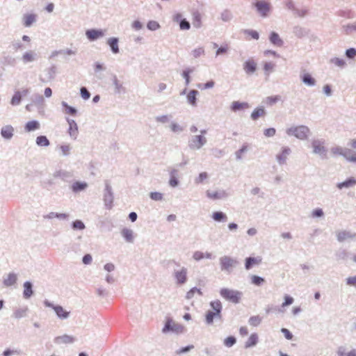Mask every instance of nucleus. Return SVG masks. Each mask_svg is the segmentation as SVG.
<instances>
[{"mask_svg":"<svg viewBox=\"0 0 356 356\" xmlns=\"http://www.w3.org/2000/svg\"><path fill=\"white\" fill-rule=\"evenodd\" d=\"M210 306L213 309L212 312H214L216 314L222 316V306L221 302L219 300L211 301L210 302Z\"/></svg>","mask_w":356,"mask_h":356,"instance_id":"obj_45","label":"nucleus"},{"mask_svg":"<svg viewBox=\"0 0 356 356\" xmlns=\"http://www.w3.org/2000/svg\"><path fill=\"white\" fill-rule=\"evenodd\" d=\"M337 353L338 356H356V349L353 348L349 352L346 353L345 348L343 346H340L339 347Z\"/></svg>","mask_w":356,"mask_h":356,"instance_id":"obj_51","label":"nucleus"},{"mask_svg":"<svg viewBox=\"0 0 356 356\" xmlns=\"http://www.w3.org/2000/svg\"><path fill=\"white\" fill-rule=\"evenodd\" d=\"M312 147L314 149V152L315 154H318L322 156V158L326 157L327 149L323 145V143H321L318 140H314L312 142Z\"/></svg>","mask_w":356,"mask_h":356,"instance_id":"obj_16","label":"nucleus"},{"mask_svg":"<svg viewBox=\"0 0 356 356\" xmlns=\"http://www.w3.org/2000/svg\"><path fill=\"white\" fill-rule=\"evenodd\" d=\"M266 112L263 106L257 107L251 113V118L252 120H257L260 117H264Z\"/></svg>","mask_w":356,"mask_h":356,"instance_id":"obj_36","label":"nucleus"},{"mask_svg":"<svg viewBox=\"0 0 356 356\" xmlns=\"http://www.w3.org/2000/svg\"><path fill=\"white\" fill-rule=\"evenodd\" d=\"M179 171L177 169H172L170 172L169 184L172 187H176L179 185V181L177 179Z\"/></svg>","mask_w":356,"mask_h":356,"instance_id":"obj_31","label":"nucleus"},{"mask_svg":"<svg viewBox=\"0 0 356 356\" xmlns=\"http://www.w3.org/2000/svg\"><path fill=\"white\" fill-rule=\"evenodd\" d=\"M37 20V15L35 13L24 14L22 17V24L25 27H30Z\"/></svg>","mask_w":356,"mask_h":356,"instance_id":"obj_21","label":"nucleus"},{"mask_svg":"<svg viewBox=\"0 0 356 356\" xmlns=\"http://www.w3.org/2000/svg\"><path fill=\"white\" fill-rule=\"evenodd\" d=\"M286 132L289 136H294L296 138L304 140L308 138L310 129L305 125H299L287 129Z\"/></svg>","mask_w":356,"mask_h":356,"instance_id":"obj_2","label":"nucleus"},{"mask_svg":"<svg viewBox=\"0 0 356 356\" xmlns=\"http://www.w3.org/2000/svg\"><path fill=\"white\" fill-rule=\"evenodd\" d=\"M33 104L38 107L39 111L43 110L44 107V99L42 95L34 94L31 97Z\"/></svg>","mask_w":356,"mask_h":356,"instance_id":"obj_23","label":"nucleus"},{"mask_svg":"<svg viewBox=\"0 0 356 356\" xmlns=\"http://www.w3.org/2000/svg\"><path fill=\"white\" fill-rule=\"evenodd\" d=\"M184 330L182 325L175 323L171 317H167L162 332L166 334L171 332L175 334H181Z\"/></svg>","mask_w":356,"mask_h":356,"instance_id":"obj_4","label":"nucleus"},{"mask_svg":"<svg viewBox=\"0 0 356 356\" xmlns=\"http://www.w3.org/2000/svg\"><path fill=\"white\" fill-rule=\"evenodd\" d=\"M61 105L65 113L69 114L72 116H76L78 111L76 108L67 104V102L63 101Z\"/></svg>","mask_w":356,"mask_h":356,"instance_id":"obj_41","label":"nucleus"},{"mask_svg":"<svg viewBox=\"0 0 356 356\" xmlns=\"http://www.w3.org/2000/svg\"><path fill=\"white\" fill-rule=\"evenodd\" d=\"M261 262V259L258 257H248L245 260V268L251 269L254 265H258Z\"/></svg>","mask_w":356,"mask_h":356,"instance_id":"obj_27","label":"nucleus"},{"mask_svg":"<svg viewBox=\"0 0 356 356\" xmlns=\"http://www.w3.org/2000/svg\"><path fill=\"white\" fill-rule=\"evenodd\" d=\"M254 6L257 13L263 17H267L270 11V4L265 1L257 0L254 3Z\"/></svg>","mask_w":356,"mask_h":356,"instance_id":"obj_9","label":"nucleus"},{"mask_svg":"<svg viewBox=\"0 0 356 356\" xmlns=\"http://www.w3.org/2000/svg\"><path fill=\"white\" fill-rule=\"evenodd\" d=\"M106 30L90 29L86 31V35L90 42L95 41L105 35Z\"/></svg>","mask_w":356,"mask_h":356,"instance_id":"obj_10","label":"nucleus"},{"mask_svg":"<svg viewBox=\"0 0 356 356\" xmlns=\"http://www.w3.org/2000/svg\"><path fill=\"white\" fill-rule=\"evenodd\" d=\"M24 286V291H23V297L25 299L30 298L34 293V291L33 290V284L29 282L26 281L23 284Z\"/></svg>","mask_w":356,"mask_h":356,"instance_id":"obj_28","label":"nucleus"},{"mask_svg":"<svg viewBox=\"0 0 356 356\" xmlns=\"http://www.w3.org/2000/svg\"><path fill=\"white\" fill-rule=\"evenodd\" d=\"M88 187V184L85 181H76L71 186L72 191L76 193L86 190Z\"/></svg>","mask_w":356,"mask_h":356,"instance_id":"obj_32","label":"nucleus"},{"mask_svg":"<svg viewBox=\"0 0 356 356\" xmlns=\"http://www.w3.org/2000/svg\"><path fill=\"white\" fill-rule=\"evenodd\" d=\"M214 318H217L219 320H222V316H220L219 314H216L214 312L208 311L205 316V321L208 325H212L213 323Z\"/></svg>","mask_w":356,"mask_h":356,"instance_id":"obj_39","label":"nucleus"},{"mask_svg":"<svg viewBox=\"0 0 356 356\" xmlns=\"http://www.w3.org/2000/svg\"><path fill=\"white\" fill-rule=\"evenodd\" d=\"M35 143L40 147H47L50 145V142L46 136H38Z\"/></svg>","mask_w":356,"mask_h":356,"instance_id":"obj_52","label":"nucleus"},{"mask_svg":"<svg viewBox=\"0 0 356 356\" xmlns=\"http://www.w3.org/2000/svg\"><path fill=\"white\" fill-rule=\"evenodd\" d=\"M17 58L13 56L8 54L6 52H3L1 56V63L3 66L15 67L17 65Z\"/></svg>","mask_w":356,"mask_h":356,"instance_id":"obj_12","label":"nucleus"},{"mask_svg":"<svg viewBox=\"0 0 356 356\" xmlns=\"http://www.w3.org/2000/svg\"><path fill=\"white\" fill-rule=\"evenodd\" d=\"M337 15L340 17H346L348 19L354 18L355 14L351 10H340L338 11Z\"/></svg>","mask_w":356,"mask_h":356,"instance_id":"obj_53","label":"nucleus"},{"mask_svg":"<svg viewBox=\"0 0 356 356\" xmlns=\"http://www.w3.org/2000/svg\"><path fill=\"white\" fill-rule=\"evenodd\" d=\"M250 107L248 102H240L238 101L233 102L230 108L232 111L236 112L240 110L248 108Z\"/></svg>","mask_w":356,"mask_h":356,"instance_id":"obj_34","label":"nucleus"},{"mask_svg":"<svg viewBox=\"0 0 356 356\" xmlns=\"http://www.w3.org/2000/svg\"><path fill=\"white\" fill-rule=\"evenodd\" d=\"M112 83L115 87L114 92L115 94H121L126 92V88L123 86L122 82H120L115 74L112 75Z\"/></svg>","mask_w":356,"mask_h":356,"instance_id":"obj_20","label":"nucleus"},{"mask_svg":"<svg viewBox=\"0 0 356 356\" xmlns=\"http://www.w3.org/2000/svg\"><path fill=\"white\" fill-rule=\"evenodd\" d=\"M214 318H217L219 320H222V316H220L219 314H216L214 312L208 311L205 316V321L208 325H212L213 323Z\"/></svg>","mask_w":356,"mask_h":356,"instance_id":"obj_38","label":"nucleus"},{"mask_svg":"<svg viewBox=\"0 0 356 356\" xmlns=\"http://www.w3.org/2000/svg\"><path fill=\"white\" fill-rule=\"evenodd\" d=\"M193 25L196 29L202 26V17L197 10L193 13Z\"/></svg>","mask_w":356,"mask_h":356,"instance_id":"obj_46","label":"nucleus"},{"mask_svg":"<svg viewBox=\"0 0 356 356\" xmlns=\"http://www.w3.org/2000/svg\"><path fill=\"white\" fill-rule=\"evenodd\" d=\"M275 63L273 62H266L264 65V70L265 74L268 76L270 73L274 70Z\"/></svg>","mask_w":356,"mask_h":356,"instance_id":"obj_61","label":"nucleus"},{"mask_svg":"<svg viewBox=\"0 0 356 356\" xmlns=\"http://www.w3.org/2000/svg\"><path fill=\"white\" fill-rule=\"evenodd\" d=\"M66 121L69 124V129L67 131L69 135L74 139H76L79 134L78 125L76 122L74 120L69 118H66Z\"/></svg>","mask_w":356,"mask_h":356,"instance_id":"obj_17","label":"nucleus"},{"mask_svg":"<svg viewBox=\"0 0 356 356\" xmlns=\"http://www.w3.org/2000/svg\"><path fill=\"white\" fill-rule=\"evenodd\" d=\"M220 270L229 274L236 268L240 261L230 256L225 255L219 259Z\"/></svg>","mask_w":356,"mask_h":356,"instance_id":"obj_1","label":"nucleus"},{"mask_svg":"<svg viewBox=\"0 0 356 356\" xmlns=\"http://www.w3.org/2000/svg\"><path fill=\"white\" fill-rule=\"evenodd\" d=\"M195 293H197L201 296L203 295L201 289L195 286V287H193L192 289H191L186 293V298L188 300L193 298L194 295L195 294Z\"/></svg>","mask_w":356,"mask_h":356,"instance_id":"obj_57","label":"nucleus"},{"mask_svg":"<svg viewBox=\"0 0 356 356\" xmlns=\"http://www.w3.org/2000/svg\"><path fill=\"white\" fill-rule=\"evenodd\" d=\"M356 185V179L353 177H349L346 179L344 181L338 183L337 187L339 189H342L343 188H350Z\"/></svg>","mask_w":356,"mask_h":356,"instance_id":"obj_30","label":"nucleus"},{"mask_svg":"<svg viewBox=\"0 0 356 356\" xmlns=\"http://www.w3.org/2000/svg\"><path fill=\"white\" fill-rule=\"evenodd\" d=\"M173 19L179 23L181 30H188L191 28L190 22L185 18H183L181 13H177L174 15Z\"/></svg>","mask_w":356,"mask_h":356,"instance_id":"obj_13","label":"nucleus"},{"mask_svg":"<svg viewBox=\"0 0 356 356\" xmlns=\"http://www.w3.org/2000/svg\"><path fill=\"white\" fill-rule=\"evenodd\" d=\"M1 135L6 140H10L14 135V128L11 125L3 126L1 129Z\"/></svg>","mask_w":356,"mask_h":356,"instance_id":"obj_25","label":"nucleus"},{"mask_svg":"<svg viewBox=\"0 0 356 356\" xmlns=\"http://www.w3.org/2000/svg\"><path fill=\"white\" fill-rule=\"evenodd\" d=\"M207 196L209 198L212 199V200H219V199H222V198L227 197V194H226L225 191H219V192L218 191L212 192L210 191H207Z\"/></svg>","mask_w":356,"mask_h":356,"instance_id":"obj_37","label":"nucleus"},{"mask_svg":"<svg viewBox=\"0 0 356 356\" xmlns=\"http://www.w3.org/2000/svg\"><path fill=\"white\" fill-rule=\"evenodd\" d=\"M301 81L308 86H314L316 85V79L309 73H305L300 76Z\"/></svg>","mask_w":356,"mask_h":356,"instance_id":"obj_35","label":"nucleus"},{"mask_svg":"<svg viewBox=\"0 0 356 356\" xmlns=\"http://www.w3.org/2000/svg\"><path fill=\"white\" fill-rule=\"evenodd\" d=\"M17 275L15 273H10L8 275L7 278H4L3 284L6 287L11 286L17 283Z\"/></svg>","mask_w":356,"mask_h":356,"instance_id":"obj_29","label":"nucleus"},{"mask_svg":"<svg viewBox=\"0 0 356 356\" xmlns=\"http://www.w3.org/2000/svg\"><path fill=\"white\" fill-rule=\"evenodd\" d=\"M193 68H187L182 72V76L185 79V84L186 86H188L191 82V76L190 74L193 72Z\"/></svg>","mask_w":356,"mask_h":356,"instance_id":"obj_56","label":"nucleus"},{"mask_svg":"<svg viewBox=\"0 0 356 356\" xmlns=\"http://www.w3.org/2000/svg\"><path fill=\"white\" fill-rule=\"evenodd\" d=\"M212 218L216 222H227V216L222 211H215L212 213Z\"/></svg>","mask_w":356,"mask_h":356,"instance_id":"obj_44","label":"nucleus"},{"mask_svg":"<svg viewBox=\"0 0 356 356\" xmlns=\"http://www.w3.org/2000/svg\"><path fill=\"white\" fill-rule=\"evenodd\" d=\"M220 295L226 300L238 304L241 300L243 293L237 290L222 288L220 290Z\"/></svg>","mask_w":356,"mask_h":356,"instance_id":"obj_3","label":"nucleus"},{"mask_svg":"<svg viewBox=\"0 0 356 356\" xmlns=\"http://www.w3.org/2000/svg\"><path fill=\"white\" fill-rule=\"evenodd\" d=\"M342 156L348 161L356 162V153L350 149L344 148Z\"/></svg>","mask_w":356,"mask_h":356,"instance_id":"obj_42","label":"nucleus"},{"mask_svg":"<svg viewBox=\"0 0 356 356\" xmlns=\"http://www.w3.org/2000/svg\"><path fill=\"white\" fill-rule=\"evenodd\" d=\"M291 153V150L289 147H283L282 152L277 154L276 159L281 165L286 164L288 156Z\"/></svg>","mask_w":356,"mask_h":356,"instance_id":"obj_14","label":"nucleus"},{"mask_svg":"<svg viewBox=\"0 0 356 356\" xmlns=\"http://www.w3.org/2000/svg\"><path fill=\"white\" fill-rule=\"evenodd\" d=\"M38 58L37 53L33 50H29L23 54L21 60L24 64H27L37 60Z\"/></svg>","mask_w":356,"mask_h":356,"instance_id":"obj_18","label":"nucleus"},{"mask_svg":"<svg viewBox=\"0 0 356 356\" xmlns=\"http://www.w3.org/2000/svg\"><path fill=\"white\" fill-rule=\"evenodd\" d=\"M207 142V138L202 135L193 136L188 140V147L191 149H200Z\"/></svg>","mask_w":356,"mask_h":356,"instance_id":"obj_6","label":"nucleus"},{"mask_svg":"<svg viewBox=\"0 0 356 356\" xmlns=\"http://www.w3.org/2000/svg\"><path fill=\"white\" fill-rule=\"evenodd\" d=\"M22 93L19 90H17L15 92L13 96L10 100V104L12 106H17L19 105L22 102Z\"/></svg>","mask_w":356,"mask_h":356,"instance_id":"obj_50","label":"nucleus"},{"mask_svg":"<svg viewBox=\"0 0 356 356\" xmlns=\"http://www.w3.org/2000/svg\"><path fill=\"white\" fill-rule=\"evenodd\" d=\"M257 69V65L253 58H249L243 63V70L248 75L253 74Z\"/></svg>","mask_w":356,"mask_h":356,"instance_id":"obj_11","label":"nucleus"},{"mask_svg":"<svg viewBox=\"0 0 356 356\" xmlns=\"http://www.w3.org/2000/svg\"><path fill=\"white\" fill-rule=\"evenodd\" d=\"M292 32L296 38L302 39L309 35L310 30L305 27L297 25L293 27Z\"/></svg>","mask_w":356,"mask_h":356,"instance_id":"obj_15","label":"nucleus"},{"mask_svg":"<svg viewBox=\"0 0 356 356\" xmlns=\"http://www.w3.org/2000/svg\"><path fill=\"white\" fill-rule=\"evenodd\" d=\"M236 343V339L234 336H229L225 339L224 345L227 348L232 347Z\"/></svg>","mask_w":356,"mask_h":356,"instance_id":"obj_62","label":"nucleus"},{"mask_svg":"<svg viewBox=\"0 0 356 356\" xmlns=\"http://www.w3.org/2000/svg\"><path fill=\"white\" fill-rule=\"evenodd\" d=\"M199 92L197 90H191L187 95V101L191 106H195L197 105V95Z\"/></svg>","mask_w":356,"mask_h":356,"instance_id":"obj_43","label":"nucleus"},{"mask_svg":"<svg viewBox=\"0 0 356 356\" xmlns=\"http://www.w3.org/2000/svg\"><path fill=\"white\" fill-rule=\"evenodd\" d=\"M121 234L127 242H129V243L133 242L134 232L131 229H128V228H123L121 232Z\"/></svg>","mask_w":356,"mask_h":356,"instance_id":"obj_48","label":"nucleus"},{"mask_svg":"<svg viewBox=\"0 0 356 356\" xmlns=\"http://www.w3.org/2000/svg\"><path fill=\"white\" fill-rule=\"evenodd\" d=\"M259 341V337L257 333H252L250 334V337L245 341L244 347L245 348H250L251 347L255 346Z\"/></svg>","mask_w":356,"mask_h":356,"instance_id":"obj_33","label":"nucleus"},{"mask_svg":"<svg viewBox=\"0 0 356 356\" xmlns=\"http://www.w3.org/2000/svg\"><path fill=\"white\" fill-rule=\"evenodd\" d=\"M40 127V122L37 120L29 121L24 126V129L27 132H31L39 129Z\"/></svg>","mask_w":356,"mask_h":356,"instance_id":"obj_40","label":"nucleus"},{"mask_svg":"<svg viewBox=\"0 0 356 356\" xmlns=\"http://www.w3.org/2000/svg\"><path fill=\"white\" fill-rule=\"evenodd\" d=\"M54 341L56 344H68L74 343L75 341V338L68 334H63L62 336L56 337L54 339Z\"/></svg>","mask_w":356,"mask_h":356,"instance_id":"obj_22","label":"nucleus"},{"mask_svg":"<svg viewBox=\"0 0 356 356\" xmlns=\"http://www.w3.org/2000/svg\"><path fill=\"white\" fill-rule=\"evenodd\" d=\"M114 195L111 186L108 180L105 181V189L104 193V206L106 209H111L113 207Z\"/></svg>","mask_w":356,"mask_h":356,"instance_id":"obj_5","label":"nucleus"},{"mask_svg":"<svg viewBox=\"0 0 356 356\" xmlns=\"http://www.w3.org/2000/svg\"><path fill=\"white\" fill-rule=\"evenodd\" d=\"M28 310L29 309L26 306L22 308L15 309L13 312V317L17 319L24 317L26 316Z\"/></svg>","mask_w":356,"mask_h":356,"instance_id":"obj_49","label":"nucleus"},{"mask_svg":"<svg viewBox=\"0 0 356 356\" xmlns=\"http://www.w3.org/2000/svg\"><path fill=\"white\" fill-rule=\"evenodd\" d=\"M251 282L253 284L256 286H261L265 282V280L258 275H252L251 277Z\"/></svg>","mask_w":356,"mask_h":356,"instance_id":"obj_63","label":"nucleus"},{"mask_svg":"<svg viewBox=\"0 0 356 356\" xmlns=\"http://www.w3.org/2000/svg\"><path fill=\"white\" fill-rule=\"evenodd\" d=\"M72 228L74 230H83L86 228V226L81 220H76L72 222Z\"/></svg>","mask_w":356,"mask_h":356,"instance_id":"obj_60","label":"nucleus"},{"mask_svg":"<svg viewBox=\"0 0 356 356\" xmlns=\"http://www.w3.org/2000/svg\"><path fill=\"white\" fill-rule=\"evenodd\" d=\"M56 66L55 65H52L51 67H49L47 70V75L48 79L51 80L55 78L56 74Z\"/></svg>","mask_w":356,"mask_h":356,"instance_id":"obj_64","label":"nucleus"},{"mask_svg":"<svg viewBox=\"0 0 356 356\" xmlns=\"http://www.w3.org/2000/svg\"><path fill=\"white\" fill-rule=\"evenodd\" d=\"M269 40L275 47H281L284 45V41L280 38L279 34L275 31L270 33Z\"/></svg>","mask_w":356,"mask_h":356,"instance_id":"obj_26","label":"nucleus"},{"mask_svg":"<svg viewBox=\"0 0 356 356\" xmlns=\"http://www.w3.org/2000/svg\"><path fill=\"white\" fill-rule=\"evenodd\" d=\"M173 277L177 284L183 285L188 280V269L183 266L179 270H175L173 273Z\"/></svg>","mask_w":356,"mask_h":356,"instance_id":"obj_8","label":"nucleus"},{"mask_svg":"<svg viewBox=\"0 0 356 356\" xmlns=\"http://www.w3.org/2000/svg\"><path fill=\"white\" fill-rule=\"evenodd\" d=\"M261 321L262 317H261L259 315L252 316L248 320L249 324L254 327L258 326L261 323Z\"/></svg>","mask_w":356,"mask_h":356,"instance_id":"obj_55","label":"nucleus"},{"mask_svg":"<svg viewBox=\"0 0 356 356\" xmlns=\"http://www.w3.org/2000/svg\"><path fill=\"white\" fill-rule=\"evenodd\" d=\"M356 236V234H351L350 232L341 231L337 233V238L338 241L343 242L346 239L349 238H353Z\"/></svg>","mask_w":356,"mask_h":356,"instance_id":"obj_47","label":"nucleus"},{"mask_svg":"<svg viewBox=\"0 0 356 356\" xmlns=\"http://www.w3.org/2000/svg\"><path fill=\"white\" fill-rule=\"evenodd\" d=\"M330 63L340 67L341 68H343L346 66V63L345 60L342 58H339L337 57H334L330 59Z\"/></svg>","mask_w":356,"mask_h":356,"instance_id":"obj_59","label":"nucleus"},{"mask_svg":"<svg viewBox=\"0 0 356 356\" xmlns=\"http://www.w3.org/2000/svg\"><path fill=\"white\" fill-rule=\"evenodd\" d=\"M241 32L243 33H244L245 35H248L250 36L251 38H252L254 40H257L259 38V34L255 30H252V29H243L241 31Z\"/></svg>","mask_w":356,"mask_h":356,"instance_id":"obj_54","label":"nucleus"},{"mask_svg":"<svg viewBox=\"0 0 356 356\" xmlns=\"http://www.w3.org/2000/svg\"><path fill=\"white\" fill-rule=\"evenodd\" d=\"M53 176L54 178H59L63 181H70L72 178L73 175L65 170H58L54 172Z\"/></svg>","mask_w":356,"mask_h":356,"instance_id":"obj_19","label":"nucleus"},{"mask_svg":"<svg viewBox=\"0 0 356 356\" xmlns=\"http://www.w3.org/2000/svg\"><path fill=\"white\" fill-rule=\"evenodd\" d=\"M233 17L231 11L229 9L224 10L220 14V19L223 22H229Z\"/></svg>","mask_w":356,"mask_h":356,"instance_id":"obj_58","label":"nucleus"},{"mask_svg":"<svg viewBox=\"0 0 356 356\" xmlns=\"http://www.w3.org/2000/svg\"><path fill=\"white\" fill-rule=\"evenodd\" d=\"M107 44L110 47L111 51L114 54H117L120 52L118 46L119 39L116 37L109 38L106 42Z\"/></svg>","mask_w":356,"mask_h":356,"instance_id":"obj_24","label":"nucleus"},{"mask_svg":"<svg viewBox=\"0 0 356 356\" xmlns=\"http://www.w3.org/2000/svg\"><path fill=\"white\" fill-rule=\"evenodd\" d=\"M44 305L47 307L52 308L60 319H66L70 316V312L65 310L60 305H55L48 300H44Z\"/></svg>","mask_w":356,"mask_h":356,"instance_id":"obj_7","label":"nucleus"}]
</instances>
